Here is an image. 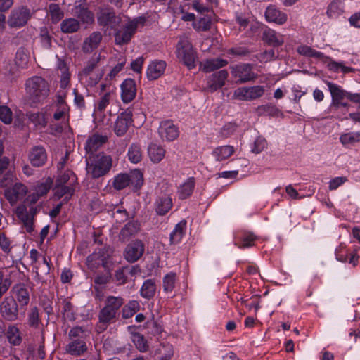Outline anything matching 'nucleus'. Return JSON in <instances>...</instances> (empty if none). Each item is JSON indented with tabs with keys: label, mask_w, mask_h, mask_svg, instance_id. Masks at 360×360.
Returning a JSON list of instances; mask_svg holds the SVG:
<instances>
[{
	"label": "nucleus",
	"mask_w": 360,
	"mask_h": 360,
	"mask_svg": "<svg viewBox=\"0 0 360 360\" xmlns=\"http://www.w3.org/2000/svg\"><path fill=\"white\" fill-rule=\"evenodd\" d=\"M124 300L122 297L108 296L105 300V306L100 310L98 317V322L96 328L98 333L105 331L108 326L115 322L117 314L124 304Z\"/></svg>",
	"instance_id": "1"
},
{
	"label": "nucleus",
	"mask_w": 360,
	"mask_h": 360,
	"mask_svg": "<svg viewBox=\"0 0 360 360\" xmlns=\"http://www.w3.org/2000/svg\"><path fill=\"white\" fill-rule=\"evenodd\" d=\"M26 92L31 105L44 101L49 94V84L41 77L29 78L25 83Z\"/></svg>",
	"instance_id": "2"
},
{
	"label": "nucleus",
	"mask_w": 360,
	"mask_h": 360,
	"mask_svg": "<svg viewBox=\"0 0 360 360\" xmlns=\"http://www.w3.org/2000/svg\"><path fill=\"white\" fill-rule=\"evenodd\" d=\"M86 171L93 179L107 174L112 165V158L103 153L86 157Z\"/></svg>",
	"instance_id": "3"
},
{
	"label": "nucleus",
	"mask_w": 360,
	"mask_h": 360,
	"mask_svg": "<svg viewBox=\"0 0 360 360\" xmlns=\"http://www.w3.org/2000/svg\"><path fill=\"white\" fill-rule=\"evenodd\" d=\"M101 59V53H95L88 60L84 68L78 73L79 79L82 83L90 86H94L98 83L103 75V70L96 71V68Z\"/></svg>",
	"instance_id": "4"
},
{
	"label": "nucleus",
	"mask_w": 360,
	"mask_h": 360,
	"mask_svg": "<svg viewBox=\"0 0 360 360\" xmlns=\"http://www.w3.org/2000/svg\"><path fill=\"white\" fill-rule=\"evenodd\" d=\"M147 18L145 16L134 18L125 25L123 30H119L115 33L116 44L123 45L128 44L139 27L146 25Z\"/></svg>",
	"instance_id": "5"
},
{
	"label": "nucleus",
	"mask_w": 360,
	"mask_h": 360,
	"mask_svg": "<svg viewBox=\"0 0 360 360\" xmlns=\"http://www.w3.org/2000/svg\"><path fill=\"white\" fill-rule=\"evenodd\" d=\"M20 309L13 297H6L0 304L1 317L6 321H15L19 319Z\"/></svg>",
	"instance_id": "6"
},
{
	"label": "nucleus",
	"mask_w": 360,
	"mask_h": 360,
	"mask_svg": "<svg viewBox=\"0 0 360 360\" xmlns=\"http://www.w3.org/2000/svg\"><path fill=\"white\" fill-rule=\"evenodd\" d=\"M130 184H134L136 188L141 186L143 184V174L140 171H134L131 175L119 174L115 177L112 186L115 189L120 191L124 189Z\"/></svg>",
	"instance_id": "7"
},
{
	"label": "nucleus",
	"mask_w": 360,
	"mask_h": 360,
	"mask_svg": "<svg viewBox=\"0 0 360 360\" xmlns=\"http://www.w3.org/2000/svg\"><path fill=\"white\" fill-rule=\"evenodd\" d=\"M177 51L179 58L188 68H193L195 66V61L196 53L191 42L186 39H181L177 44Z\"/></svg>",
	"instance_id": "8"
},
{
	"label": "nucleus",
	"mask_w": 360,
	"mask_h": 360,
	"mask_svg": "<svg viewBox=\"0 0 360 360\" xmlns=\"http://www.w3.org/2000/svg\"><path fill=\"white\" fill-rule=\"evenodd\" d=\"M87 262L91 268H97L102 266L104 269L112 266V261L105 248L97 249L87 257Z\"/></svg>",
	"instance_id": "9"
},
{
	"label": "nucleus",
	"mask_w": 360,
	"mask_h": 360,
	"mask_svg": "<svg viewBox=\"0 0 360 360\" xmlns=\"http://www.w3.org/2000/svg\"><path fill=\"white\" fill-rule=\"evenodd\" d=\"M97 20L100 25L110 27L112 29H116L122 21L121 18L116 15L114 9L108 6L100 8Z\"/></svg>",
	"instance_id": "10"
},
{
	"label": "nucleus",
	"mask_w": 360,
	"mask_h": 360,
	"mask_svg": "<svg viewBox=\"0 0 360 360\" xmlns=\"http://www.w3.org/2000/svg\"><path fill=\"white\" fill-rule=\"evenodd\" d=\"M30 16V10L21 6L11 11L7 23L10 27H22L27 24Z\"/></svg>",
	"instance_id": "11"
},
{
	"label": "nucleus",
	"mask_w": 360,
	"mask_h": 360,
	"mask_svg": "<svg viewBox=\"0 0 360 360\" xmlns=\"http://www.w3.org/2000/svg\"><path fill=\"white\" fill-rule=\"evenodd\" d=\"M265 92L262 86L240 87L234 91V98L240 101H252L262 97Z\"/></svg>",
	"instance_id": "12"
},
{
	"label": "nucleus",
	"mask_w": 360,
	"mask_h": 360,
	"mask_svg": "<svg viewBox=\"0 0 360 360\" xmlns=\"http://www.w3.org/2000/svg\"><path fill=\"white\" fill-rule=\"evenodd\" d=\"M133 110L131 108H127L120 113L115 123L114 131L118 136H122L127 131L132 124Z\"/></svg>",
	"instance_id": "13"
},
{
	"label": "nucleus",
	"mask_w": 360,
	"mask_h": 360,
	"mask_svg": "<svg viewBox=\"0 0 360 360\" xmlns=\"http://www.w3.org/2000/svg\"><path fill=\"white\" fill-rule=\"evenodd\" d=\"M231 70L232 75L235 78H238V82L240 84L254 80L257 77L250 64L236 65L232 66Z\"/></svg>",
	"instance_id": "14"
},
{
	"label": "nucleus",
	"mask_w": 360,
	"mask_h": 360,
	"mask_svg": "<svg viewBox=\"0 0 360 360\" xmlns=\"http://www.w3.org/2000/svg\"><path fill=\"white\" fill-rule=\"evenodd\" d=\"M144 250L145 245L143 243L141 240L136 239L127 245L124 256L127 261L134 263L141 257Z\"/></svg>",
	"instance_id": "15"
},
{
	"label": "nucleus",
	"mask_w": 360,
	"mask_h": 360,
	"mask_svg": "<svg viewBox=\"0 0 360 360\" xmlns=\"http://www.w3.org/2000/svg\"><path fill=\"white\" fill-rule=\"evenodd\" d=\"M158 134L163 141H172L179 136V129L171 120L160 122Z\"/></svg>",
	"instance_id": "16"
},
{
	"label": "nucleus",
	"mask_w": 360,
	"mask_h": 360,
	"mask_svg": "<svg viewBox=\"0 0 360 360\" xmlns=\"http://www.w3.org/2000/svg\"><path fill=\"white\" fill-rule=\"evenodd\" d=\"M229 75L226 70H221L211 75L207 79V88L210 92L221 89L224 84Z\"/></svg>",
	"instance_id": "17"
},
{
	"label": "nucleus",
	"mask_w": 360,
	"mask_h": 360,
	"mask_svg": "<svg viewBox=\"0 0 360 360\" xmlns=\"http://www.w3.org/2000/svg\"><path fill=\"white\" fill-rule=\"evenodd\" d=\"M28 158L32 166L39 167H42L46 163L47 160V153L43 146H36L30 149Z\"/></svg>",
	"instance_id": "18"
},
{
	"label": "nucleus",
	"mask_w": 360,
	"mask_h": 360,
	"mask_svg": "<svg viewBox=\"0 0 360 360\" xmlns=\"http://www.w3.org/2000/svg\"><path fill=\"white\" fill-rule=\"evenodd\" d=\"M103 39L101 32H93L89 37H86L82 45V50L84 53H91L100 45Z\"/></svg>",
	"instance_id": "19"
},
{
	"label": "nucleus",
	"mask_w": 360,
	"mask_h": 360,
	"mask_svg": "<svg viewBox=\"0 0 360 360\" xmlns=\"http://www.w3.org/2000/svg\"><path fill=\"white\" fill-rule=\"evenodd\" d=\"M121 96L124 103H129L136 96V82L132 79H126L121 84Z\"/></svg>",
	"instance_id": "20"
},
{
	"label": "nucleus",
	"mask_w": 360,
	"mask_h": 360,
	"mask_svg": "<svg viewBox=\"0 0 360 360\" xmlns=\"http://www.w3.org/2000/svg\"><path fill=\"white\" fill-rule=\"evenodd\" d=\"M166 63L164 60H153L152 61L146 72L147 77L149 80H155L161 77L166 68Z\"/></svg>",
	"instance_id": "21"
},
{
	"label": "nucleus",
	"mask_w": 360,
	"mask_h": 360,
	"mask_svg": "<svg viewBox=\"0 0 360 360\" xmlns=\"http://www.w3.org/2000/svg\"><path fill=\"white\" fill-rule=\"evenodd\" d=\"M107 141V137L98 134L90 136L86 143L85 149L87 155H96L95 153Z\"/></svg>",
	"instance_id": "22"
},
{
	"label": "nucleus",
	"mask_w": 360,
	"mask_h": 360,
	"mask_svg": "<svg viewBox=\"0 0 360 360\" xmlns=\"http://www.w3.org/2000/svg\"><path fill=\"white\" fill-rule=\"evenodd\" d=\"M140 231V224L137 221H130L122 228L119 239L122 242L129 240Z\"/></svg>",
	"instance_id": "23"
},
{
	"label": "nucleus",
	"mask_w": 360,
	"mask_h": 360,
	"mask_svg": "<svg viewBox=\"0 0 360 360\" xmlns=\"http://www.w3.org/2000/svg\"><path fill=\"white\" fill-rule=\"evenodd\" d=\"M265 17L267 21L273 22L278 25H283L287 21V15L281 12L275 6H269L265 11Z\"/></svg>",
	"instance_id": "24"
},
{
	"label": "nucleus",
	"mask_w": 360,
	"mask_h": 360,
	"mask_svg": "<svg viewBox=\"0 0 360 360\" xmlns=\"http://www.w3.org/2000/svg\"><path fill=\"white\" fill-rule=\"evenodd\" d=\"M262 40L269 46L278 47L283 44L284 39L282 35L278 34L272 29H266L262 33Z\"/></svg>",
	"instance_id": "25"
},
{
	"label": "nucleus",
	"mask_w": 360,
	"mask_h": 360,
	"mask_svg": "<svg viewBox=\"0 0 360 360\" xmlns=\"http://www.w3.org/2000/svg\"><path fill=\"white\" fill-rule=\"evenodd\" d=\"M12 291L16 297V301L19 303L20 308L27 306L30 302V293L23 283L15 285Z\"/></svg>",
	"instance_id": "26"
},
{
	"label": "nucleus",
	"mask_w": 360,
	"mask_h": 360,
	"mask_svg": "<svg viewBox=\"0 0 360 360\" xmlns=\"http://www.w3.org/2000/svg\"><path fill=\"white\" fill-rule=\"evenodd\" d=\"M326 84L331 94L332 101L330 105H334L335 103L340 101L347 99L348 91L342 89L340 86L328 81L326 82Z\"/></svg>",
	"instance_id": "27"
},
{
	"label": "nucleus",
	"mask_w": 360,
	"mask_h": 360,
	"mask_svg": "<svg viewBox=\"0 0 360 360\" xmlns=\"http://www.w3.org/2000/svg\"><path fill=\"white\" fill-rule=\"evenodd\" d=\"M172 207V198L168 195L158 196L155 202L157 214L160 216L165 215Z\"/></svg>",
	"instance_id": "28"
},
{
	"label": "nucleus",
	"mask_w": 360,
	"mask_h": 360,
	"mask_svg": "<svg viewBox=\"0 0 360 360\" xmlns=\"http://www.w3.org/2000/svg\"><path fill=\"white\" fill-rule=\"evenodd\" d=\"M17 217L22 221L26 231L31 233L34 230V219L28 213L25 205H20L16 209Z\"/></svg>",
	"instance_id": "29"
},
{
	"label": "nucleus",
	"mask_w": 360,
	"mask_h": 360,
	"mask_svg": "<svg viewBox=\"0 0 360 360\" xmlns=\"http://www.w3.org/2000/svg\"><path fill=\"white\" fill-rule=\"evenodd\" d=\"M87 350L86 342L83 339H75L70 342L66 347V352L75 356H80Z\"/></svg>",
	"instance_id": "30"
},
{
	"label": "nucleus",
	"mask_w": 360,
	"mask_h": 360,
	"mask_svg": "<svg viewBox=\"0 0 360 360\" xmlns=\"http://www.w3.org/2000/svg\"><path fill=\"white\" fill-rule=\"evenodd\" d=\"M227 64L228 61L226 60L216 58L206 60L202 63H201V66L202 67V70L204 72H210L215 70L223 68Z\"/></svg>",
	"instance_id": "31"
},
{
	"label": "nucleus",
	"mask_w": 360,
	"mask_h": 360,
	"mask_svg": "<svg viewBox=\"0 0 360 360\" xmlns=\"http://www.w3.org/2000/svg\"><path fill=\"white\" fill-rule=\"evenodd\" d=\"M54 196L57 199H60L64 197L63 202H67L74 193V188L67 185L56 184L54 189Z\"/></svg>",
	"instance_id": "32"
},
{
	"label": "nucleus",
	"mask_w": 360,
	"mask_h": 360,
	"mask_svg": "<svg viewBox=\"0 0 360 360\" xmlns=\"http://www.w3.org/2000/svg\"><path fill=\"white\" fill-rule=\"evenodd\" d=\"M156 291V285L154 279L146 280L140 290V295L145 299L150 300L154 297Z\"/></svg>",
	"instance_id": "33"
},
{
	"label": "nucleus",
	"mask_w": 360,
	"mask_h": 360,
	"mask_svg": "<svg viewBox=\"0 0 360 360\" xmlns=\"http://www.w3.org/2000/svg\"><path fill=\"white\" fill-rule=\"evenodd\" d=\"M148 151L151 161L155 163L160 162L165 155V150L156 143H151L148 146Z\"/></svg>",
	"instance_id": "34"
},
{
	"label": "nucleus",
	"mask_w": 360,
	"mask_h": 360,
	"mask_svg": "<svg viewBox=\"0 0 360 360\" xmlns=\"http://www.w3.org/2000/svg\"><path fill=\"white\" fill-rule=\"evenodd\" d=\"M80 28L79 21L73 18H69L63 20L60 23L61 32L66 34H70L77 32Z\"/></svg>",
	"instance_id": "35"
},
{
	"label": "nucleus",
	"mask_w": 360,
	"mask_h": 360,
	"mask_svg": "<svg viewBox=\"0 0 360 360\" xmlns=\"http://www.w3.org/2000/svg\"><path fill=\"white\" fill-rule=\"evenodd\" d=\"M186 228V221L185 220L181 221L176 226L173 231L170 233L169 241L171 244L179 243L184 235Z\"/></svg>",
	"instance_id": "36"
},
{
	"label": "nucleus",
	"mask_w": 360,
	"mask_h": 360,
	"mask_svg": "<svg viewBox=\"0 0 360 360\" xmlns=\"http://www.w3.org/2000/svg\"><path fill=\"white\" fill-rule=\"evenodd\" d=\"M195 187V179L193 177L188 178L186 182H184L179 188V198L181 200L188 198L193 193Z\"/></svg>",
	"instance_id": "37"
},
{
	"label": "nucleus",
	"mask_w": 360,
	"mask_h": 360,
	"mask_svg": "<svg viewBox=\"0 0 360 360\" xmlns=\"http://www.w3.org/2000/svg\"><path fill=\"white\" fill-rule=\"evenodd\" d=\"M6 338L10 344L18 346L22 342V338L19 329L15 326H9L6 333Z\"/></svg>",
	"instance_id": "38"
},
{
	"label": "nucleus",
	"mask_w": 360,
	"mask_h": 360,
	"mask_svg": "<svg viewBox=\"0 0 360 360\" xmlns=\"http://www.w3.org/2000/svg\"><path fill=\"white\" fill-rule=\"evenodd\" d=\"M234 148L231 146H222L216 148L213 151V155L216 158L217 160L222 161L233 155Z\"/></svg>",
	"instance_id": "39"
},
{
	"label": "nucleus",
	"mask_w": 360,
	"mask_h": 360,
	"mask_svg": "<svg viewBox=\"0 0 360 360\" xmlns=\"http://www.w3.org/2000/svg\"><path fill=\"white\" fill-rule=\"evenodd\" d=\"M140 309L139 302L131 300L125 304L122 309V316L124 319L132 317Z\"/></svg>",
	"instance_id": "40"
},
{
	"label": "nucleus",
	"mask_w": 360,
	"mask_h": 360,
	"mask_svg": "<svg viewBox=\"0 0 360 360\" xmlns=\"http://www.w3.org/2000/svg\"><path fill=\"white\" fill-rule=\"evenodd\" d=\"M212 17L205 15L193 22V28L198 32H206L211 28Z\"/></svg>",
	"instance_id": "41"
},
{
	"label": "nucleus",
	"mask_w": 360,
	"mask_h": 360,
	"mask_svg": "<svg viewBox=\"0 0 360 360\" xmlns=\"http://www.w3.org/2000/svg\"><path fill=\"white\" fill-rule=\"evenodd\" d=\"M345 10V0H333L328 6L327 13L330 17L341 15Z\"/></svg>",
	"instance_id": "42"
},
{
	"label": "nucleus",
	"mask_w": 360,
	"mask_h": 360,
	"mask_svg": "<svg viewBox=\"0 0 360 360\" xmlns=\"http://www.w3.org/2000/svg\"><path fill=\"white\" fill-rule=\"evenodd\" d=\"M29 59L30 56L28 51L23 47L19 48L15 54V62L16 65L19 68H24L27 66Z\"/></svg>",
	"instance_id": "43"
},
{
	"label": "nucleus",
	"mask_w": 360,
	"mask_h": 360,
	"mask_svg": "<svg viewBox=\"0 0 360 360\" xmlns=\"http://www.w3.org/2000/svg\"><path fill=\"white\" fill-rule=\"evenodd\" d=\"M297 50L300 55L304 56L313 57L319 59H323L325 57V55L323 53L317 51L307 45L300 46L297 47Z\"/></svg>",
	"instance_id": "44"
},
{
	"label": "nucleus",
	"mask_w": 360,
	"mask_h": 360,
	"mask_svg": "<svg viewBox=\"0 0 360 360\" xmlns=\"http://www.w3.org/2000/svg\"><path fill=\"white\" fill-rule=\"evenodd\" d=\"M49 12L53 23H57L64 16L63 11L61 10L59 5L56 4H51L49 5Z\"/></svg>",
	"instance_id": "45"
},
{
	"label": "nucleus",
	"mask_w": 360,
	"mask_h": 360,
	"mask_svg": "<svg viewBox=\"0 0 360 360\" xmlns=\"http://www.w3.org/2000/svg\"><path fill=\"white\" fill-rule=\"evenodd\" d=\"M77 17L82 23L91 24L94 21V16L91 11L87 8H80L76 12Z\"/></svg>",
	"instance_id": "46"
},
{
	"label": "nucleus",
	"mask_w": 360,
	"mask_h": 360,
	"mask_svg": "<svg viewBox=\"0 0 360 360\" xmlns=\"http://www.w3.org/2000/svg\"><path fill=\"white\" fill-rule=\"evenodd\" d=\"M128 157L131 162L137 163L142 159V152L139 145L132 144L128 150Z\"/></svg>",
	"instance_id": "47"
},
{
	"label": "nucleus",
	"mask_w": 360,
	"mask_h": 360,
	"mask_svg": "<svg viewBox=\"0 0 360 360\" xmlns=\"http://www.w3.org/2000/svg\"><path fill=\"white\" fill-rule=\"evenodd\" d=\"M257 112L259 115L276 116L278 114L279 110L274 105L266 104L258 106Z\"/></svg>",
	"instance_id": "48"
},
{
	"label": "nucleus",
	"mask_w": 360,
	"mask_h": 360,
	"mask_svg": "<svg viewBox=\"0 0 360 360\" xmlns=\"http://www.w3.org/2000/svg\"><path fill=\"white\" fill-rule=\"evenodd\" d=\"M176 274L170 273L163 278L162 287L166 292H171L175 287Z\"/></svg>",
	"instance_id": "49"
},
{
	"label": "nucleus",
	"mask_w": 360,
	"mask_h": 360,
	"mask_svg": "<svg viewBox=\"0 0 360 360\" xmlns=\"http://www.w3.org/2000/svg\"><path fill=\"white\" fill-rule=\"evenodd\" d=\"M340 141L343 145L359 142L360 141V132H349L342 134L340 137Z\"/></svg>",
	"instance_id": "50"
},
{
	"label": "nucleus",
	"mask_w": 360,
	"mask_h": 360,
	"mask_svg": "<svg viewBox=\"0 0 360 360\" xmlns=\"http://www.w3.org/2000/svg\"><path fill=\"white\" fill-rule=\"evenodd\" d=\"M29 120L36 126L45 127L47 121L43 113L41 112H30L27 114Z\"/></svg>",
	"instance_id": "51"
},
{
	"label": "nucleus",
	"mask_w": 360,
	"mask_h": 360,
	"mask_svg": "<svg viewBox=\"0 0 360 360\" xmlns=\"http://www.w3.org/2000/svg\"><path fill=\"white\" fill-rule=\"evenodd\" d=\"M112 266H110L109 269H105V273L98 274L94 278V283L96 285H105L108 283L111 278V271Z\"/></svg>",
	"instance_id": "52"
},
{
	"label": "nucleus",
	"mask_w": 360,
	"mask_h": 360,
	"mask_svg": "<svg viewBox=\"0 0 360 360\" xmlns=\"http://www.w3.org/2000/svg\"><path fill=\"white\" fill-rule=\"evenodd\" d=\"M63 315L65 319H68L69 321H75V314L73 311V305L69 301L64 300L63 302Z\"/></svg>",
	"instance_id": "53"
},
{
	"label": "nucleus",
	"mask_w": 360,
	"mask_h": 360,
	"mask_svg": "<svg viewBox=\"0 0 360 360\" xmlns=\"http://www.w3.org/2000/svg\"><path fill=\"white\" fill-rule=\"evenodd\" d=\"M128 270L129 266H124L115 271V278L119 285H123L127 283Z\"/></svg>",
	"instance_id": "54"
},
{
	"label": "nucleus",
	"mask_w": 360,
	"mask_h": 360,
	"mask_svg": "<svg viewBox=\"0 0 360 360\" xmlns=\"http://www.w3.org/2000/svg\"><path fill=\"white\" fill-rule=\"evenodd\" d=\"M350 106L351 105L349 103L345 101V100H342L335 103L334 105H330L329 110L330 112L335 113L340 111L343 114H345L348 111Z\"/></svg>",
	"instance_id": "55"
},
{
	"label": "nucleus",
	"mask_w": 360,
	"mask_h": 360,
	"mask_svg": "<svg viewBox=\"0 0 360 360\" xmlns=\"http://www.w3.org/2000/svg\"><path fill=\"white\" fill-rule=\"evenodd\" d=\"M133 342L140 352H143L147 350L148 345L143 335L140 333H134L133 335Z\"/></svg>",
	"instance_id": "56"
},
{
	"label": "nucleus",
	"mask_w": 360,
	"mask_h": 360,
	"mask_svg": "<svg viewBox=\"0 0 360 360\" xmlns=\"http://www.w3.org/2000/svg\"><path fill=\"white\" fill-rule=\"evenodd\" d=\"M257 237L252 233H245L242 238V243L238 245L236 243H235L239 248H245L252 246L254 244V241L256 240Z\"/></svg>",
	"instance_id": "57"
},
{
	"label": "nucleus",
	"mask_w": 360,
	"mask_h": 360,
	"mask_svg": "<svg viewBox=\"0 0 360 360\" xmlns=\"http://www.w3.org/2000/svg\"><path fill=\"white\" fill-rule=\"evenodd\" d=\"M39 311L37 307L31 308L30 311L28 314V323L32 327H38L39 323Z\"/></svg>",
	"instance_id": "58"
},
{
	"label": "nucleus",
	"mask_w": 360,
	"mask_h": 360,
	"mask_svg": "<svg viewBox=\"0 0 360 360\" xmlns=\"http://www.w3.org/2000/svg\"><path fill=\"white\" fill-rule=\"evenodd\" d=\"M0 120L8 124L12 122V111L6 105L0 106Z\"/></svg>",
	"instance_id": "59"
},
{
	"label": "nucleus",
	"mask_w": 360,
	"mask_h": 360,
	"mask_svg": "<svg viewBox=\"0 0 360 360\" xmlns=\"http://www.w3.org/2000/svg\"><path fill=\"white\" fill-rule=\"evenodd\" d=\"M87 330L84 327L76 326L73 327L69 332V337L76 339H83L86 336Z\"/></svg>",
	"instance_id": "60"
},
{
	"label": "nucleus",
	"mask_w": 360,
	"mask_h": 360,
	"mask_svg": "<svg viewBox=\"0 0 360 360\" xmlns=\"http://www.w3.org/2000/svg\"><path fill=\"white\" fill-rule=\"evenodd\" d=\"M277 58V56L274 49L266 50L264 52L261 53L258 59L260 62L266 63L268 61H271Z\"/></svg>",
	"instance_id": "61"
},
{
	"label": "nucleus",
	"mask_w": 360,
	"mask_h": 360,
	"mask_svg": "<svg viewBox=\"0 0 360 360\" xmlns=\"http://www.w3.org/2000/svg\"><path fill=\"white\" fill-rule=\"evenodd\" d=\"M0 248L6 254L11 250V241L4 233L0 234Z\"/></svg>",
	"instance_id": "62"
},
{
	"label": "nucleus",
	"mask_w": 360,
	"mask_h": 360,
	"mask_svg": "<svg viewBox=\"0 0 360 360\" xmlns=\"http://www.w3.org/2000/svg\"><path fill=\"white\" fill-rule=\"evenodd\" d=\"M69 111V108L67 104L62 103L60 107L57 108L56 112L53 114V118L55 120H60L65 117L66 114Z\"/></svg>",
	"instance_id": "63"
},
{
	"label": "nucleus",
	"mask_w": 360,
	"mask_h": 360,
	"mask_svg": "<svg viewBox=\"0 0 360 360\" xmlns=\"http://www.w3.org/2000/svg\"><path fill=\"white\" fill-rule=\"evenodd\" d=\"M266 147V141L261 137L257 139L254 143L252 151L255 153H261Z\"/></svg>",
	"instance_id": "64"
}]
</instances>
